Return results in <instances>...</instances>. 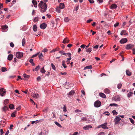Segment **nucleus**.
Masks as SVG:
<instances>
[{
    "label": "nucleus",
    "mask_w": 135,
    "mask_h": 135,
    "mask_svg": "<svg viewBox=\"0 0 135 135\" xmlns=\"http://www.w3.org/2000/svg\"><path fill=\"white\" fill-rule=\"evenodd\" d=\"M43 56V54L42 53H41L39 55V57L40 59H41L42 57Z\"/></svg>",
    "instance_id": "nucleus-46"
},
{
    "label": "nucleus",
    "mask_w": 135,
    "mask_h": 135,
    "mask_svg": "<svg viewBox=\"0 0 135 135\" xmlns=\"http://www.w3.org/2000/svg\"><path fill=\"white\" fill-rule=\"evenodd\" d=\"M107 123H105L101 125V126H102V127L103 129H107L108 128L107 126Z\"/></svg>",
    "instance_id": "nucleus-10"
},
{
    "label": "nucleus",
    "mask_w": 135,
    "mask_h": 135,
    "mask_svg": "<svg viewBox=\"0 0 135 135\" xmlns=\"http://www.w3.org/2000/svg\"><path fill=\"white\" fill-rule=\"evenodd\" d=\"M113 99L115 101H120V98L118 96H115L114 97Z\"/></svg>",
    "instance_id": "nucleus-11"
},
{
    "label": "nucleus",
    "mask_w": 135,
    "mask_h": 135,
    "mask_svg": "<svg viewBox=\"0 0 135 135\" xmlns=\"http://www.w3.org/2000/svg\"><path fill=\"white\" fill-rule=\"evenodd\" d=\"M122 84L121 83H119L118 84L117 86V88L118 89H120L122 86Z\"/></svg>",
    "instance_id": "nucleus-44"
},
{
    "label": "nucleus",
    "mask_w": 135,
    "mask_h": 135,
    "mask_svg": "<svg viewBox=\"0 0 135 135\" xmlns=\"http://www.w3.org/2000/svg\"><path fill=\"white\" fill-rule=\"evenodd\" d=\"M40 65H38L36 68L35 70H33V71H34V70L36 71H37L39 69H40Z\"/></svg>",
    "instance_id": "nucleus-28"
},
{
    "label": "nucleus",
    "mask_w": 135,
    "mask_h": 135,
    "mask_svg": "<svg viewBox=\"0 0 135 135\" xmlns=\"http://www.w3.org/2000/svg\"><path fill=\"white\" fill-rule=\"evenodd\" d=\"M127 41V39L126 38H122L119 42L121 44H124Z\"/></svg>",
    "instance_id": "nucleus-7"
},
{
    "label": "nucleus",
    "mask_w": 135,
    "mask_h": 135,
    "mask_svg": "<svg viewBox=\"0 0 135 135\" xmlns=\"http://www.w3.org/2000/svg\"><path fill=\"white\" fill-rule=\"evenodd\" d=\"M23 52H17L16 54V57L18 59L21 58L23 56Z\"/></svg>",
    "instance_id": "nucleus-2"
},
{
    "label": "nucleus",
    "mask_w": 135,
    "mask_h": 135,
    "mask_svg": "<svg viewBox=\"0 0 135 135\" xmlns=\"http://www.w3.org/2000/svg\"><path fill=\"white\" fill-rule=\"evenodd\" d=\"M51 65L52 69L54 70H55L56 68L55 66L53 64V63H51Z\"/></svg>",
    "instance_id": "nucleus-39"
},
{
    "label": "nucleus",
    "mask_w": 135,
    "mask_h": 135,
    "mask_svg": "<svg viewBox=\"0 0 135 135\" xmlns=\"http://www.w3.org/2000/svg\"><path fill=\"white\" fill-rule=\"evenodd\" d=\"M120 34L121 35H124L127 36L128 35V33L125 30H122L120 33Z\"/></svg>",
    "instance_id": "nucleus-9"
},
{
    "label": "nucleus",
    "mask_w": 135,
    "mask_h": 135,
    "mask_svg": "<svg viewBox=\"0 0 135 135\" xmlns=\"http://www.w3.org/2000/svg\"><path fill=\"white\" fill-rule=\"evenodd\" d=\"M47 27V25L45 23H43L40 25V27L42 29H45Z\"/></svg>",
    "instance_id": "nucleus-8"
},
{
    "label": "nucleus",
    "mask_w": 135,
    "mask_h": 135,
    "mask_svg": "<svg viewBox=\"0 0 135 135\" xmlns=\"http://www.w3.org/2000/svg\"><path fill=\"white\" fill-rule=\"evenodd\" d=\"M117 105H118L117 104H115V103L110 104L109 105L110 106H117Z\"/></svg>",
    "instance_id": "nucleus-45"
},
{
    "label": "nucleus",
    "mask_w": 135,
    "mask_h": 135,
    "mask_svg": "<svg viewBox=\"0 0 135 135\" xmlns=\"http://www.w3.org/2000/svg\"><path fill=\"white\" fill-rule=\"evenodd\" d=\"M32 3L34 5V7H37V2L35 0H33L32 1Z\"/></svg>",
    "instance_id": "nucleus-12"
},
{
    "label": "nucleus",
    "mask_w": 135,
    "mask_h": 135,
    "mask_svg": "<svg viewBox=\"0 0 135 135\" xmlns=\"http://www.w3.org/2000/svg\"><path fill=\"white\" fill-rule=\"evenodd\" d=\"M9 133V131L8 130H7L6 132L5 135H8Z\"/></svg>",
    "instance_id": "nucleus-63"
},
{
    "label": "nucleus",
    "mask_w": 135,
    "mask_h": 135,
    "mask_svg": "<svg viewBox=\"0 0 135 135\" xmlns=\"http://www.w3.org/2000/svg\"><path fill=\"white\" fill-rule=\"evenodd\" d=\"M99 46L98 45H96L95 46H93V47L97 49L98 47Z\"/></svg>",
    "instance_id": "nucleus-53"
},
{
    "label": "nucleus",
    "mask_w": 135,
    "mask_h": 135,
    "mask_svg": "<svg viewBox=\"0 0 135 135\" xmlns=\"http://www.w3.org/2000/svg\"><path fill=\"white\" fill-rule=\"evenodd\" d=\"M129 120H130V122L132 123V124L134 123V121L132 118H129Z\"/></svg>",
    "instance_id": "nucleus-49"
},
{
    "label": "nucleus",
    "mask_w": 135,
    "mask_h": 135,
    "mask_svg": "<svg viewBox=\"0 0 135 135\" xmlns=\"http://www.w3.org/2000/svg\"><path fill=\"white\" fill-rule=\"evenodd\" d=\"M64 21L65 22H67L69 21V20L68 17H65L64 19Z\"/></svg>",
    "instance_id": "nucleus-41"
},
{
    "label": "nucleus",
    "mask_w": 135,
    "mask_h": 135,
    "mask_svg": "<svg viewBox=\"0 0 135 135\" xmlns=\"http://www.w3.org/2000/svg\"><path fill=\"white\" fill-rule=\"evenodd\" d=\"M105 133L104 132H101L99 133L98 135H104Z\"/></svg>",
    "instance_id": "nucleus-50"
},
{
    "label": "nucleus",
    "mask_w": 135,
    "mask_h": 135,
    "mask_svg": "<svg viewBox=\"0 0 135 135\" xmlns=\"http://www.w3.org/2000/svg\"><path fill=\"white\" fill-rule=\"evenodd\" d=\"M99 95L101 97L105 98H106V96L103 93H100L99 94Z\"/></svg>",
    "instance_id": "nucleus-16"
},
{
    "label": "nucleus",
    "mask_w": 135,
    "mask_h": 135,
    "mask_svg": "<svg viewBox=\"0 0 135 135\" xmlns=\"http://www.w3.org/2000/svg\"><path fill=\"white\" fill-rule=\"evenodd\" d=\"M60 9V8L59 7H57L56 9V11L58 13H60L61 12Z\"/></svg>",
    "instance_id": "nucleus-33"
},
{
    "label": "nucleus",
    "mask_w": 135,
    "mask_h": 135,
    "mask_svg": "<svg viewBox=\"0 0 135 135\" xmlns=\"http://www.w3.org/2000/svg\"><path fill=\"white\" fill-rule=\"evenodd\" d=\"M134 46V45L132 44H127L126 45L125 48L126 50L131 49Z\"/></svg>",
    "instance_id": "nucleus-5"
},
{
    "label": "nucleus",
    "mask_w": 135,
    "mask_h": 135,
    "mask_svg": "<svg viewBox=\"0 0 135 135\" xmlns=\"http://www.w3.org/2000/svg\"><path fill=\"white\" fill-rule=\"evenodd\" d=\"M126 74L128 76H130L132 75V73L128 70H127L126 71Z\"/></svg>",
    "instance_id": "nucleus-17"
},
{
    "label": "nucleus",
    "mask_w": 135,
    "mask_h": 135,
    "mask_svg": "<svg viewBox=\"0 0 135 135\" xmlns=\"http://www.w3.org/2000/svg\"><path fill=\"white\" fill-rule=\"evenodd\" d=\"M10 46L11 47H13L14 46V45L12 42L10 43Z\"/></svg>",
    "instance_id": "nucleus-51"
},
{
    "label": "nucleus",
    "mask_w": 135,
    "mask_h": 135,
    "mask_svg": "<svg viewBox=\"0 0 135 135\" xmlns=\"http://www.w3.org/2000/svg\"><path fill=\"white\" fill-rule=\"evenodd\" d=\"M133 94V93L132 92H129L127 94L128 97L129 98Z\"/></svg>",
    "instance_id": "nucleus-34"
},
{
    "label": "nucleus",
    "mask_w": 135,
    "mask_h": 135,
    "mask_svg": "<svg viewBox=\"0 0 135 135\" xmlns=\"http://www.w3.org/2000/svg\"><path fill=\"white\" fill-rule=\"evenodd\" d=\"M38 7L41 8V11L42 12H45L47 8V6L46 3H44L42 1L40 2L38 5Z\"/></svg>",
    "instance_id": "nucleus-1"
},
{
    "label": "nucleus",
    "mask_w": 135,
    "mask_h": 135,
    "mask_svg": "<svg viewBox=\"0 0 135 135\" xmlns=\"http://www.w3.org/2000/svg\"><path fill=\"white\" fill-rule=\"evenodd\" d=\"M59 53H61V54L64 55H66V54L64 51L63 50L60 51H59Z\"/></svg>",
    "instance_id": "nucleus-32"
},
{
    "label": "nucleus",
    "mask_w": 135,
    "mask_h": 135,
    "mask_svg": "<svg viewBox=\"0 0 135 135\" xmlns=\"http://www.w3.org/2000/svg\"><path fill=\"white\" fill-rule=\"evenodd\" d=\"M101 103L99 100H98L95 102L94 105V106L96 107H99L100 106Z\"/></svg>",
    "instance_id": "nucleus-4"
},
{
    "label": "nucleus",
    "mask_w": 135,
    "mask_h": 135,
    "mask_svg": "<svg viewBox=\"0 0 135 135\" xmlns=\"http://www.w3.org/2000/svg\"><path fill=\"white\" fill-rule=\"evenodd\" d=\"M8 27L6 26H2V28L3 30H5L7 29Z\"/></svg>",
    "instance_id": "nucleus-36"
},
{
    "label": "nucleus",
    "mask_w": 135,
    "mask_h": 135,
    "mask_svg": "<svg viewBox=\"0 0 135 135\" xmlns=\"http://www.w3.org/2000/svg\"><path fill=\"white\" fill-rule=\"evenodd\" d=\"M75 93L74 91L72 90L69 93L68 95H73Z\"/></svg>",
    "instance_id": "nucleus-24"
},
{
    "label": "nucleus",
    "mask_w": 135,
    "mask_h": 135,
    "mask_svg": "<svg viewBox=\"0 0 135 135\" xmlns=\"http://www.w3.org/2000/svg\"><path fill=\"white\" fill-rule=\"evenodd\" d=\"M104 92L105 93L109 94L110 93V90L108 89H106L104 90Z\"/></svg>",
    "instance_id": "nucleus-23"
},
{
    "label": "nucleus",
    "mask_w": 135,
    "mask_h": 135,
    "mask_svg": "<svg viewBox=\"0 0 135 135\" xmlns=\"http://www.w3.org/2000/svg\"><path fill=\"white\" fill-rule=\"evenodd\" d=\"M8 109V107L6 106H4V107L2 108V111L4 112H6V111Z\"/></svg>",
    "instance_id": "nucleus-14"
},
{
    "label": "nucleus",
    "mask_w": 135,
    "mask_h": 135,
    "mask_svg": "<svg viewBox=\"0 0 135 135\" xmlns=\"http://www.w3.org/2000/svg\"><path fill=\"white\" fill-rule=\"evenodd\" d=\"M73 135H78V132H74Z\"/></svg>",
    "instance_id": "nucleus-64"
},
{
    "label": "nucleus",
    "mask_w": 135,
    "mask_h": 135,
    "mask_svg": "<svg viewBox=\"0 0 135 135\" xmlns=\"http://www.w3.org/2000/svg\"><path fill=\"white\" fill-rule=\"evenodd\" d=\"M92 68V66L91 65H90L89 66H87L85 67L84 68V70H86L87 69H91Z\"/></svg>",
    "instance_id": "nucleus-25"
},
{
    "label": "nucleus",
    "mask_w": 135,
    "mask_h": 135,
    "mask_svg": "<svg viewBox=\"0 0 135 135\" xmlns=\"http://www.w3.org/2000/svg\"><path fill=\"white\" fill-rule=\"evenodd\" d=\"M13 55L12 54H9L8 57V59L10 61L12 60L13 58Z\"/></svg>",
    "instance_id": "nucleus-19"
},
{
    "label": "nucleus",
    "mask_w": 135,
    "mask_h": 135,
    "mask_svg": "<svg viewBox=\"0 0 135 135\" xmlns=\"http://www.w3.org/2000/svg\"><path fill=\"white\" fill-rule=\"evenodd\" d=\"M32 96L33 98L36 99L38 98L39 97V95L38 94H33V95H32Z\"/></svg>",
    "instance_id": "nucleus-20"
},
{
    "label": "nucleus",
    "mask_w": 135,
    "mask_h": 135,
    "mask_svg": "<svg viewBox=\"0 0 135 135\" xmlns=\"http://www.w3.org/2000/svg\"><path fill=\"white\" fill-rule=\"evenodd\" d=\"M66 108L67 107L66 105H64L63 108V111L64 112H65L67 111Z\"/></svg>",
    "instance_id": "nucleus-30"
},
{
    "label": "nucleus",
    "mask_w": 135,
    "mask_h": 135,
    "mask_svg": "<svg viewBox=\"0 0 135 135\" xmlns=\"http://www.w3.org/2000/svg\"><path fill=\"white\" fill-rule=\"evenodd\" d=\"M93 20H91V19H89V20H88L87 21V23H90L91 21H92Z\"/></svg>",
    "instance_id": "nucleus-61"
},
{
    "label": "nucleus",
    "mask_w": 135,
    "mask_h": 135,
    "mask_svg": "<svg viewBox=\"0 0 135 135\" xmlns=\"http://www.w3.org/2000/svg\"><path fill=\"white\" fill-rule=\"evenodd\" d=\"M9 100L8 99H5L4 101V104L5 105H6L7 104L8 102H9Z\"/></svg>",
    "instance_id": "nucleus-38"
},
{
    "label": "nucleus",
    "mask_w": 135,
    "mask_h": 135,
    "mask_svg": "<svg viewBox=\"0 0 135 135\" xmlns=\"http://www.w3.org/2000/svg\"><path fill=\"white\" fill-rule=\"evenodd\" d=\"M26 42L24 38L23 39L22 41V45L23 46Z\"/></svg>",
    "instance_id": "nucleus-35"
},
{
    "label": "nucleus",
    "mask_w": 135,
    "mask_h": 135,
    "mask_svg": "<svg viewBox=\"0 0 135 135\" xmlns=\"http://www.w3.org/2000/svg\"><path fill=\"white\" fill-rule=\"evenodd\" d=\"M119 24V23L117 22L114 25V26L115 27H116L118 26Z\"/></svg>",
    "instance_id": "nucleus-56"
},
{
    "label": "nucleus",
    "mask_w": 135,
    "mask_h": 135,
    "mask_svg": "<svg viewBox=\"0 0 135 135\" xmlns=\"http://www.w3.org/2000/svg\"><path fill=\"white\" fill-rule=\"evenodd\" d=\"M55 123L56 125H57L59 127H61V126L60 125V124L59 123H58L57 122H55Z\"/></svg>",
    "instance_id": "nucleus-42"
},
{
    "label": "nucleus",
    "mask_w": 135,
    "mask_h": 135,
    "mask_svg": "<svg viewBox=\"0 0 135 135\" xmlns=\"http://www.w3.org/2000/svg\"><path fill=\"white\" fill-rule=\"evenodd\" d=\"M6 90L5 89L2 88L0 89V95L1 96H4L6 93Z\"/></svg>",
    "instance_id": "nucleus-3"
},
{
    "label": "nucleus",
    "mask_w": 135,
    "mask_h": 135,
    "mask_svg": "<svg viewBox=\"0 0 135 135\" xmlns=\"http://www.w3.org/2000/svg\"><path fill=\"white\" fill-rule=\"evenodd\" d=\"M92 127V126L90 125H87L83 127V129L85 130L88 129L89 128H91Z\"/></svg>",
    "instance_id": "nucleus-18"
},
{
    "label": "nucleus",
    "mask_w": 135,
    "mask_h": 135,
    "mask_svg": "<svg viewBox=\"0 0 135 135\" xmlns=\"http://www.w3.org/2000/svg\"><path fill=\"white\" fill-rule=\"evenodd\" d=\"M117 7V5L115 4H112L110 6V8L111 9H115Z\"/></svg>",
    "instance_id": "nucleus-21"
},
{
    "label": "nucleus",
    "mask_w": 135,
    "mask_h": 135,
    "mask_svg": "<svg viewBox=\"0 0 135 135\" xmlns=\"http://www.w3.org/2000/svg\"><path fill=\"white\" fill-rule=\"evenodd\" d=\"M64 4L63 3H60L59 5V7L61 9H63L64 8Z\"/></svg>",
    "instance_id": "nucleus-15"
},
{
    "label": "nucleus",
    "mask_w": 135,
    "mask_h": 135,
    "mask_svg": "<svg viewBox=\"0 0 135 135\" xmlns=\"http://www.w3.org/2000/svg\"><path fill=\"white\" fill-rule=\"evenodd\" d=\"M0 132H1V135H2L4 133V132L3 131V130L2 129H1L0 130Z\"/></svg>",
    "instance_id": "nucleus-58"
},
{
    "label": "nucleus",
    "mask_w": 135,
    "mask_h": 135,
    "mask_svg": "<svg viewBox=\"0 0 135 135\" xmlns=\"http://www.w3.org/2000/svg\"><path fill=\"white\" fill-rule=\"evenodd\" d=\"M38 20V18L37 17H36L34 19V22H37Z\"/></svg>",
    "instance_id": "nucleus-54"
},
{
    "label": "nucleus",
    "mask_w": 135,
    "mask_h": 135,
    "mask_svg": "<svg viewBox=\"0 0 135 135\" xmlns=\"http://www.w3.org/2000/svg\"><path fill=\"white\" fill-rule=\"evenodd\" d=\"M121 120V118L118 116H116L114 121L115 122V124H119V121Z\"/></svg>",
    "instance_id": "nucleus-6"
},
{
    "label": "nucleus",
    "mask_w": 135,
    "mask_h": 135,
    "mask_svg": "<svg viewBox=\"0 0 135 135\" xmlns=\"http://www.w3.org/2000/svg\"><path fill=\"white\" fill-rule=\"evenodd\" d=\"M23 76L24 78H29V76L26 75V74H23Z\"/></svg>",
    "instance_id": "nucleus-48"
},
{
    "label": "nucleus",
    "mask_w": 135,
    "mask_h": 135,
    "mask_svg": "<svg viewBox=\"0 0 135 135\" xmlns=\"http://www.w3.org/2000/svg\"><path fill=\"white\" fill-rule=\"evenodd\" d=\"M65 63V61L64 60L62 61V65L64 68H65L67 67V66H66Z\"/></svg>",
    "instance_id": "nucleus-22"
},
{
    "label": "nucleus",
    "mask_w": 135,
    "mask_h": 135,
    "mask_svg": "<svg viewBox=\"0 0 135 135\" xmlns=\"http://www.w3.org/2000/svg\"><path fill=\"white\" fill-rule=\"evenodd\" d=\"M40 72L42 73H45L46 72V71L44 69V67H43L42 68H41V69Z\"/></svg>",
    "instance_id": "nucleus-27"
},
{
    "label": "nucleus",
    "mask_w": 135,
    "mask_h": 135,
    "mask_svg": "<svg viewBox=\"0 0 135 135\" xmlns=\"http://www.w3.org/2000/svg\"><path fill=\"white\" fill-rule=\"evenodd\" d=\"M33 30L34 31H36L37 30V26L36 25L33 26Z\"/></svg>",
    "instance_id": "nucleus-29"
},
{
    "label": "nucleus",
    "mask_w": 135,
    "mask_h": 135,
    "mask_svg": "<svg viewBox=\"0 0 135 135\" xmlns=\"http://www.w3.org/2000/svg\"><path fill=\"white\" fill-rule=\"evenodd\" d=\"M75 113H77V112H81V111L80 110L78 109H77L75 110Z\"/></svg>",
    "instance_id": "nucleus-59"
},
{
    "label": "nucleus",
    "mask_w": 135,
    "mask_h": 135,
    "mask_svg": "<svg viewBox=\"0 0 135 135\" xmlns=\"http://www.w3.org/2000/svg\"><path fill=\"white\" fill-rule=\"evenodd\" d=\"M17 113V111H15V112H14L13 113H12L11 114V116L12 117H15V114L16 113Z\"/></svg>",
    "instance_id": "nucleus-31"
},
{
    "label": "nucleus",
    "mask_w": 135,
    "mask_h": 135,
    "mask_svg": "<svg viewBox=\"0 0 135 135\" xmlns=\"http://www.w3.org/2000/svg\"><path fill=\"white\" fill-rule=\"evenodd\" d=\"M48 50L46 49V48L44 49L43 50V51L44 52H47L48 51Z\"/></svg>",
    "instance_id": "nucleus-60"
},
{
    "label": "nucleus",
    "mask_w": 135,
    "mask_h": 135,
    "mask_svg": "<svg viewBox=\"0 0 135 135\" xmlns=\"http://www.w3.org/2000/svg\"><path fill=\"white\" fill-rule=\"evenodd\" d=\"M7 71V70L6 69V68L4 67H2V71L4 72H5Z\"/></svg>",
    "instance_id": "nucleus-40"
},
{
    "label": "nucleus",
    "mask_w": 135,
    "mask_h": 135,
    "mask_svg": "<svg viewBox=\"0 0 135 135\" xmlns=\"http://www.w3.org/2000/svg\"><path fill=\"white\" fill-rule=\"evenodd\" d=\"M57 50H56V49H54L52 50L50 52L52 53V52H55V51H56Z\"/></svg>",
    "instance_id": "nucleus-52"
},
{
    "label": "nucleus",
    "mask_w": 135,
    "mask_h": 135,
    "mask_svg": "<svg viewBox=\"0 0 135 135\" xmlns=\"http://www.w3.org/2000/svg\"><path fill=\"white\" fill-rule=\"evenodd\" d=\"M112 112L113 113V114L114 115H116L118 113L116 112L115 110H114L112 111Z\"/></svg>",
    "instance_id": "nucleus-43"
},
{
    "label": "nucleus",
    "mask_w": 135,
    "mask_h": 135,
    "mask_svg": "<svg viewBox=\"0 0 135 135\" xmlns=\"http://www.w3.org/2000/svg\"><path fill=\"white\" fill-rule=\"evenodd\" d=\"M69 40L67 38H65L63 40V43L64 44L68 43L69 42Z\"/></svg>",
    "instance_id": "nucleus-13"
},
{
    "label": "nucleus",
    "mask_w": 135,
    "mask_h": 135,
    "mask_svg": "<svg viewBox=\"0 0 135 135\" xmlns=\"http://www.w3.org/2000/svg\"><path fill=\"white\" fill-rule=\"evenodd\" d=\"M66 54H67L68 56L69 57V58H71V55L70 53L69 52V53H68Z\"/></svg>",
    "instance_id": "nucleus-55"
},
{
    "label": "nucleus",
    "mask_w": 135,
    "mask_h": 135,
    "mask_svg": "<svg viewBox=\"0 0 135 135\" xmlns=\"http://www.w3.org/2000/svg\"><path fill=\"white\" fill-rule=\"evenodd\" d=\"M9 107L11 109H14V105L12 104H11L9 105Z\"/></svg>",
    "instance_id": "nucleus-26"
},
{
    "label": "nucleus",
    "mask_w": 135,
    "mask_h": 135,
    "mask_svg": "<svg viewBox=\"0 0 135 135\" xmlns=\"http://www.w3.org/2000/svg\"><path fill=\"white\" fill-rule=\"evenodd\" d=\"M90 3H94V1L93 0H88Z\"/></svg>",
    "instance_id": "nucleus-62"
},
{
    "label": "nucleus",
    "mask_w": 135,
    "mask_h": 135,
    "mask_svg": "<svg viewBox=\"0 0 135 135\" xmlns=\"http://www.w3.org/2000/svg\"><path fill=\"white\" fill-rule=\"evenodd\" d=\"M86 51L87 52H90L91 51V48H89L88 49H86Z\"/></svg>",
    "instance_id": "nucleus-37"
},
{
    "label": "nucleus",
    "mask_w": 135,
    "mask_h": 135,
    "mask_svg": "<svg viewBox=\"0 0 135 135\" xmlns=\"http://www.w3.org/2000/svg\"><path fill=\"white\" fill-rule=\"evenodd\" d=\"M85 45L83 44V45H82L80 46V47L81 48H83V49H84L85 47Z\"/></svg>",
    "instance_id": "nucleus-57"
},
{
    "label": "nucleus",
    "mask_w": 135,
    "mask_h": 135,
    "mask_svg": "<svg viewBox=\"0 0 135 135\" xmlns=\"http://www.w3.org/2000/svg\"><path fill=\"white\" fill-rule=\"evenodd\" d=\"M39 52H38L35 55H33L32 56V57L33 58V57H36L39 54Z\"/></svg>",
    "instance_id": "nucleus-47"
}]
</instances>
